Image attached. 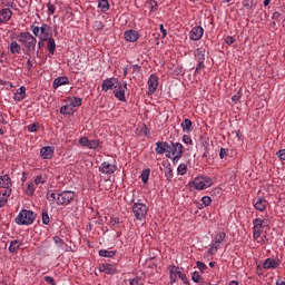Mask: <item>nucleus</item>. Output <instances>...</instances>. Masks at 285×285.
I'll use <instances>...</instances> for the list:
<instances>
[{
    "label": "nucleus",
    "mask_w": 285,
    "mask_h": 285,
    "mask_svg": "<svg viewBox=\"0 0 285 285\" xmlns=\"http://www.w3.org/2000/svg\"><path fill=\"white\" fill-rule=\"evenodd\" d=\"M37 218V214L32 210L22 209L16 217V224L19 226H30L35 224V219Z\"/></svg>",
    "instance_id": "4"
},
{
    "label": "nucleus",
    "mask_w": 285,
    "mask_h": 285,
    "mask_svg": "<svg viewBox=\"0 0 285 285\" xmlns=\"http://www.w3.org/2000/svg\"><path fill=\"white\" fill-rule=\"evenodd\" d=\"M147 86L148 95H155L157 88H159V77H157L155 73L150 75L147 81Z\"/></svg>",
    "instance_id": "13"
},
{
    "label": "nucleus",
    "mask_w": 285,
    "mask_h": 285,
    "mask_svg": "<svg viewBox=\"0 0 285 285\" xmlns=\"http://www.w3.org/2000/svg\"><path fill=\"white\" fill-rule=\"evenodd\" d=\"M219 157L220 159H226V157H228V151L224 148H220Z\"/></svg>",
    "instance_id": "49"
},
{
    "label": "nucleus",
    "mask_w": 285,
    "mask_h": 285,
    "mask_svg": "<svg viewBox=\"0 0 285 285\" xmlns=\"http://www.w3.org/2000/svg\"><path fill=\"white\" fill-rule=\"evenodd\" d=\"M202 202L205 207L210 206V204H213V198H210V196H203Z\"/></svg>",
    "instance_id": "40"
},
{
    "label": "nucleus",
    "mask_w": 285,
    "mask_h": 285,
    "mask_svg": "<svg viewBox=\"0 0 285 285\" xmlns=\"http://www.w3.org/2000/svg\"><path fill=\"white\" fill-rule=\"evenodd\" d=\"M255 210H259V213H264L266 208H268V200L264 197H258L254 203Z\"/></svg>",
    "instance_id": "20"
},
{
    "label": "nucleus",
    "mask_w": 285,
    "mask_h": 285,
    "mask_svg": "<svg viewBox=\"0 0 285 285\" xmlns=\"http://www.w3.org/2000/svg\"><path fill=\"white\" fill-rule=\"evenodd\" d=\"M183 144H185V146H193V138H190V136H188V135H184Z\"/></svg>",
    "instance_id": "39"
},
{
    "label": "nucleus",
    "mask_w": 285,
    "mask_h": 285,
    "mask_svg": "<svg viewBox=\"0 0 285 285\" xmlns=\"http://www.w3.org/2000/svg\"><path fill=\"white\" fill-rule=\"evenodd\" d=\"M80 146H85L86 148H89L90 150H97L100 146V141L98 139H88V137H81L79 139Z\"/></svg>",
    "instance_id": "14"
},
{
    "label": "nucleus",
    "mask_w": 285,
    "mask_h": 285,
    "mask_svg": "<svg viewBox=\"0 0 285 285\" xmlns=\"http://www.w3.org/2000/svg\"><path fill=\"white\" fill-rule=\"evenodd\" d=\"M12 178L9 175L4 174L0 176V208H3L8 204V197L12 190Z\"/></svg>",
    "instance_id": "2"
},
{
    "label": "nucleus",
    "mask_w": 285,
    "mask_h": 285,
    "mask_svg": "<svg viewBox=\"0 0 285 285\" xmlns=\"http://www.w3.org/2000/svg\"><path fill=\"white\" fill-rule=\"evenodd\" d=\"M126 90H128V82H118L117 88L114 91L116 99L119 101H126Z\"/></svg>",
    "instance_id": "12"
},
{
    "label": "nucleus",
    "mask_w": 285,
    "mask_h": 285,
    "mask_svg": "<svg viewBox=\"0 0 285 285\" xmlns=\"http://www.w3.org/2000/svg\"><path fill=\"white\" fill-rule=\"evenodd\" d=\"M210 186H213V178L209 176H198L189 181V188H194L195 190H206Z\"/></svg>",
    "instance_id": "6"
},
{
    "label": "nucleus",
    "mask_w": 285,
    "mask_h": 285,
    "mask_svg": "<svg viewBox=\"0 0 285 285\" xmlns=\"http://www.w3.org/2000/svg\"><path fill=\"white\" fill-rule=\"evenodd\" d=\"M99 171L102 173V175H112L117 173V165L104 161L99 166Z\"/></svg>",
    "instance_id": "15"
},
{
    "label": "nucleus",
    "mask_w": 285,
    "mask_h": 285,
    "mask_svg": "<svg viewBox=\"0 0 285 285\" xmlns=\"http://www.w3.org/2000/svg\"><path fill=\"white\" fill-rule=\"evenodd\" d=\"M202 37H204V28L197 26V27H194L190 31V36L189 38L193 40V41H199V39H202Z\"/></svg>",
    "instance_id": "21"
},
{
    "label": "nucleus",
    "mask_w": 285,
    "mask_h": 285,
    "mask_svg": "<svg viewBox=\"0 0 285 285\" xmlns=\"http://www.w3.org/2000/svg\"><path fill=\"white\" fill-rule=\"evenodd\" d=\"M228 285H239V283L237 281H232L228 283Z\"/></svg>",
    "instance_id": "64"
},
{
    "label": "nucleus",
    "mask_w": 285,
    "mask_h": 285,
    "mask_svg": "<svg viewBox=\"0 0 285 285\" xmlns=\"http://www.w3.org/2000/svg\"><path fill=\"white\" fill-rule=\"evenodd\" d=\"M193 282H195L196 284H199L200 279H202V275H199V272H195L191 276Z\"/></svg>",
    "instance_id": "44"
},
{
    "label": "nucleus",
    "mask_w": 285,
    "mask_h": 285,
    "mask_svg": "<svg viewBox=\"0 0 285 285\" xmlns=\"http://www.w3.org/2000/svg\"><path fill=\"white\" fill-rule=\"evenodd\" d=\"M42 224L48 226L50 224V216L48 215V212H42Z\"/></svg>",
    "instance_id": "41"
},
{
    "label": "nucleus",
    "mask_w": 285,
    "mask_h": 285,
    "mask_svg": "<svg viewBox=\"0 0 285 285\" xmlns=\"http://www.w3.org/2000/svg\"><path fill=\"white\" fill-rule=\"evenodd\" d=\"M8 49L11 55H20L21 53V45H19V42H17V41H11L9 43Z\"/></svg>",
    "instance_id": "25"
},
{
    "label": "nucleus",
    "mask_w": 285,
    "mask_h": 285,
    "mask_svg": "<svg viewBox=\"0 0 285 285\" xmlns=\"http://www.w3.org/2000/svg\"><path fill=\"white\" fill-rule=\"evenodd\" d=\"M72 112H75V107H71L68 102L60 108L61 115H72Z\"/></svg>",
    "instance_id": "32"
},
{
    "label": "nucleus",
    "mask_w": 285,
    "mask_h": 285,
    "mask_svg": "<svg viewBox=\"0 0 285 285\" xmlns=\"http://www.w3.org/2000/svg\"><path fill=\"white\" fill-rule=\"evenodd\" d=\"M36 186H40V184H46V178H43V176H38L36 179H35V183Z\"/></svg>",
    "instance_id": "45"
},
{
    "label": "nucleus",
    "mask_w": 285,
    "mask_h": 285,
    "mask_svg": "<svg viewBox=\"0 0 285 285\" xmlns=\"http://www.w3.org/2000/svg\"><path fill=\"white\" fill-rule=\"evenodd\" d=\"M30 30L35 35V37H38L39 41H46L52 38V28L48 23H43L41 27L32 24L30 27Z\"/></svg>",
    "instance_id": "3"
},
{
    "label": "nucleus",
    "mask_w": 285,
    "mask_h": 285,
    "mask_svg": "<svg viewBox=\"0 0 285 285\" xmlns=\"http://www.w3.org/2000/svg\"><path fill=\"white\" fill-rule=\"evenodd\" d=\"M29 132H37L39 130V122H33L28 127Z\"/></svg>",
    "instance_id": "43"
},
{
    "label": "nucleus",
    "mask_w": 285,
    "mask_h": 285,
    "mask_svg": "<svg viewBox=\"0 0 285 285\" xmlns=\"http://www.w3.org/2000/svg\"><path fill=\"white\" fill-rule=\"evenodd\" d=\"M49 14H55V6L53 4H47Z\"/></svg>",
    "instance_id": "57"
},
{
    "label": "nucleus",
    "mask_w": 285,
    "mask_h": 285,
    "mask_svg": "<svg viewBox=\"0 0 285 285\" xmlns=\"http://www.w3.org/2000/svg\"><path fill=\"white\" fill-rule=\"evenodd\" d=\"M225 42L228 45V46H233V43H235V38L228 36L225 40Z\"/></svg>",
    "instance_id": "53"
},
{
    "label": "nucleus",
    "mask_w": 285,
    "mask_h": 285,
    "mask_svg": "<svg viewBox=\"0 0 285 285\" xmlns=\"http://www.w3.org/2000/svg\"><path fill=\"white\" fill-rule=\"evenodd\" d=\"M278 158L282 159L283 161H285V149H281L278 151Z\"/></svg>",
    "instance_id": "56"
},
{
    "label": "nucleus",
    "mask_w": 285,
    "mask_h": 285,
    "mask_svg": "<svg viewBox=\"0 0 285 285\" xmlns=\"http://www.w3.org/2000/svg\"><path fill=\"white\" fill-rule=\"evenodd\" d=\"M35 186H36L35 183H31L28 185L27 193H29V195H32L35 193Z\"/></svg>",
    "instance_id": "48"
},
{
    "label": "nucleus",
    "mask_w": 285,
    "mask_h": 285,
    "mask_svg": "<svg viewBox=\"0 0 285 285\" xmlns=\"http://www.w3.org/2000/svg\"><path fill=\"white\" fill-rule=\"evenodd\" d=\"M232 101L234 104H239V101H242V90H238L236 95L232 97Z\"/></svg>",
    "instance_id": "37"
},
{
    "label": "nucleus",
    "mask_w": 285,
    "mask_h": 285,
    "mask_svg": "<svg viewBox=\"0 0 285 285\" xmlns=\"http://www.w3.org/2000/svg\"><path fill=\"white\" fill-rule=\"evenodd\" d=\"M165 177L168 179V181H170L173 179V169L171 168L167 169V171L165 173Z\"/></svg>",
    "instance_id": "50"
},
{
    "label": "nucleus",
    "mask_w": 285,
    "mask_h": 285,
    "mask_svg": "<svg viewBox=\"0 0 285 285\" xmlns=\"http://www.w3.org/2000/svg\"><path fill=\"white\" fill-rule=\"evenodd\" d=\"M196 265H197V268H199V271H206V264H204L203 262L198 261Z\"/></svg>",
    "instance_id": "52"
},
{
    "label": "nucleus",
    "mask_w": 285,
    "mask_h": 285,
    "mask_svg": "<svg viewBox=\"0 0 285 285\" xmlns=\"http://www.w3.org/2000/svg\"><path fill=\"white\" fill-rule=\"evenodd\" d=\"M45 282H47L48 284L56 285L55 284V278H52L51 276H45Z\"/></svg>",
    "instance_id": "55"
},
{
    "label": "nucleus",
    "mask_w": 285,
    "mask_h": 285,
    "mask_svg": "<svg viewBox=\"0 0 285 285\" xmlns=\"http://www.w3.org/2000/svg\"><path fill=\"white\" fill-rule=\"evenodd\" d=\"M271 224V220L268 218H255L253 220L254 232L253 237L254 239H259L262 237V233H264V228Z\"/></svg>",
    "instance_id": "7"
},
{
    "label": "nucleus",
    "mask_w": 285,
    "mask_h": 285,
    "mask_svg": "<svg viewBox=\"0 0 285 285\" xmlns=\"http://www.w3.org/2000/svg\"><path fill=\"white\" fill-rule=\"evenodd\" d=\"M243 6L244 8H253V0H245Z\"/></svg>",
    "instance_id": "54"
},
{
    "label": "nucleus",
    "mask_w": 285,
    "mask_h": 285,
    "mask_svg": "<svg viewBox=\"0 0 285 285\" xmlns=\"http://www.w3.org/2000/svg\"><path fill=\"white\" fill-rule=\"evenodd\" d=\"M98 8L102 11V12H108V10H110V3L108 2V0H100L98 2Z\"/></svg>",
    "instance_id": "35"
},
{
    "label": "nucleus",
    "mask_w": 285,
    "mask_h": 285,
    "mask_svg": "<svg viewBox=\"0 0 285 285\" xmlns=\"http://www.w3.org/2000/svg\"><path fill=\"white\" fill-rule=\"evenodd\" d=\"M27 66H28L29 70H31V69H32V61H31V60H28V61H27Z\"/></svg>",
    "instance_id": "61"
},
{
    "label": "nucleus",
    "mask_w": 285,
    "mask_h": 285,
    "mask_svg": "<svg viewBox=\"0 0 285 285\" xmlns=\"http://www.w3.org/2000/svg\"><path fill=\"white\" fill-rule=\"evenodd\" d=\"M279 266V259L277 258H266L263 263V268L265 271H271V268L275 269Z\"/></svg>",
    "instance_id": "22"
},
{
    "label": "nucleus",
    "mask_w": 285,
    "mask_h": 285,
    "mask_svg": "<svg viewBox=\"0 0 285 285\" xmlns=\"http://www.w3.org/2000/svg\"><path fill=\"white\" fill-rule=\"evenodd\" d=\"M101 272L106 275H115V267L111 264H105L101 266Z\"/></svg>",
    "instance_id": "33"
},
{
    "label": "nucleus",
    "mask_w": 285,
    "mask_h": 285,
    "mask_svg": "<svg viewBox=\"0 0 285 285\" xmlns=\"http://www.w3.org/2000/svg\"><path fill=\"white\" fill-rule=\"evenodd\" d=\"M195 60L197 61L196 72H199L204 68L206 61V49L200 47L194 51Z\"/></svg>",
    "instance_id": "11"
},
{
    "label": "nucleus",
    "mask_w": 285,
    "mask_h": 285,
    "mask_svg": "<svg viewBox=\"0 0 285 285\" xmlns=\"http://www.w3.org/2000/svg\"><path fill=\"white\" fill-rule=\"evenodd\" d=\"M21 246H23V243L21 240H19V239L11 240V243L9 245V252L17 253L19 250V248H21Z\"/></svg>",
    "instance_id": "28"
},
{
    "label": "nucleus",
    "mask_w": 285,
    "mask_h": 285,
    "mask_svg": "<svg viewBox=\"0 0 285 285\" xmlns=\"http://www.w3.org/2000/svg\"><path fill=\"white\" fill-rule=\"evenodd\" d=\"M183 155L184 145L180 142H171V145H169V153L167 155L168 159H173V161H179Z\"/></svg>",
    "instance_id": "8"
},
{
    "label": "nucleus",
    "mask_w": 285,
    "mask_h": 285,
    "mask_svg": "<svg viewBox=\"0 0 285 285\" xmlns=\"http://www.w3.org/2000/svg\"><path fill=\"white\" fill-rule=\"evenodd\" d=\"M40 155L42 157V159H52V156L55 155V147H42L40 149Z\"/></svg>",
    "instance_id": "23"
},
{
    "label": "nucleus",
    "mask_w": 285,
    "mask_h": 285,
    "mask_svg": "<svg viewBox=\"0 0 285 285\" xmlns=\"http://www.w3.org/2000/svg\"><path fill=\"white\" fill-rule=\"evenodd\" d=\"M117 253L115 250L101 249L99 252L100 257H115Z\"/></svg>",
    "instance_id": "36"
},
{
    "label": "nucleus",
    "mask_w": 285,
    "mask_h": 285,
    "mask_svg": "<svg viewBox=\"0 0 285 285\" xmlns=\"http://www.w3.org/2000/svg\"><path fill=\"white\" fill-rule=\"evenodd\" d=\"M281 17H282V13H279L278 11H275V12L273 13V16H272V19H273L274 21H279Z\"/></svg>",
    "instance_id": "51"
},
{
    "label": "nucleus",
    "mask_w": 285,
    "mask_h": 285,
    "mask_svg": "<svg viewBox=\"0 0 285 285\" xmlns=\"http://www.w3.org/2000/svg\"><path fill=\"white\" fill-rule=\"evenodd\" d=\"M10 19H12V10H10V8H4L0 10L1 23H6L7 21H10Z\"/></svg>",
    "instance_id": "24"
},
{
    "label": "nucleus",
    "mask_w": 285,
    "mask_h": 285,
    "mask_svg": "<svg viewBox=\"0 0 285 285\" xmlns=\"http://www.w3.org/2000/svg\"><path fill=\"white\" fill-rule=\"evenodd\" d=\"M125 39L129 43H135L139 41V32H137V30L129 29L125 31Z\"/></svg>",
    "instance_id": "19"
},
{
    "label": "nucleus",
    "mask_w": 285,
    "mask_h": 285,
    "mask_svg": "<svg viewBox=\"0 0 285 285\" xmlns=\"http://www.w3.org/2000/svg\"><path fill=\"white\" fill-rule=\"evenodd\" d=\"M18 41L27 48L29 52H35V48H37V38L32 36V33L26 31V32H20L18 35Z\"/></svg>",
    "instance_id": "5"
},
{
    "label": "nucleus",
    "mask_w": 285,
    "mask_h": 285,
    "mask_svg": "<svg viewBox=\"0 0 285 285\" xmlns=\"http://www.w3.org/2000/svg\"><path fill=\"white\" fill-rule=\"evenodd\" d=\"M82 101L83 100L81 98L77 97L67 98V104H69L72 108L81 106Z\"/></svg>",
    "instance_id": "31"
},
{
    "label": "nucleus",
    "mask_w": 285,
    "mask_h": 285,
    "mask_svg": "<svg viewBox=\"0 0 285 285\" xmlns=\"http://www.w3.org/2000/svg\"><path fill=\"white\" fill-rule=\"evenodd\" d=\"M140 179L142 184H148V179H150V168L144 169L141 171Z\"/></svg>",
    "instance_id": "34"
},
{
    "label": "nucleus",
    "mask_w": 285,
    "mask_h": 285,
    "mask_svg": "<svg viewBox=\"0 0 285 285\" xmlns=\"http://www.w3.org/2000/svg\"><path fill=\"white\" fill-rule=\"evenodd\" d=\"M119 83V79L117 78H107L102 81L101 88L105 92H108V90H115Z\"/></svg>",
    "instance_id": "16"
},
{
    "label": "nucleus",
    "mask_w": 285,
    "mask_h": 285,
    "mask_svg": "<svg viewBox=\"0 0 285 285\" xmlns=\"http://www.w3.org/2000/svg\"><path fill=\"white\" fill-rule=\"evenodd\" d=\"M13 99L14 101H23V99H26V87L18 88Z\"/></svg>",
    "instance_id": "27"
},
{
    "label": "nucleus",
    "mask_w": 285,
    "mask_h": 285,
    "mask_svg": "<svg viewBox=\"0 0 285 285\" xmlns=\"http://www.w3.org/2000/svg\"><path fill=\"white\" fill-rule=\"evenodd\" d=\"M178 175H186L188 167L184 164H180L177 168Z\"/></svg>",
    "instance_id": "38"
},
{
    "label": "nucleus",
    "mask_w": 285,
    "mask_h": 285,
    "mask_svg": "<svg viewBox=\"0 0 285 285\" xmlns=\"http://www.w3.org/2000/svg\"><path fill=\"white\" fill-rule=\"evenodd\" d=\"M224 239H226V232H217L214 237V244H212L208 249V254L215 255V253H217V250H219V247L224 243Z\"/></svg>",
    "instance_id": "9"
},
{
    "label": "nucleus",
    "mask_w": 285,
    "mask_h": 285,
    "mask_svg": "<svg viewBox=\"0 0 285 285\" xmlns=\"http://www.w3.org/2000/svg\"><path fill=\"white\" fill-rule=\"evenodd\" d=\"M53 242L58 248H63V239H61L59 236H55Z\"/></svg>",
    "instance_id": "42"
},
{
    "label": "nucleus",
    "mask_w": 285,
    "mask_h": 285,
    "mask_svg": "<svg viewBox=\"0 0 285 285\" xmlns=\"http://www.w3.org/2000/svg\"><path fill=\"white\" fill-rule=\"evenodd\" d=\"M47 50L51 53L55 55V51L57 50V43L55 42V38H48L47 40Z\"/></svg>",
    "instance_id": "30"
},
{
    "label": "nucleus",
    "mask_w": 285,
    "mask_h": 285,
    "mask_svg": "<svg viewBox=\"0 0 285 285\" xmlns=\"http://www.w3.org/2000/svg\"><path fill=\"white\" fill-rule=\"evenodd\" d=\"M263 6H271V0H264Z\"/></svg>",
    "instance_id": "63"
},
{
    "label": "nucleus",
    "mask_w": 285,
    "mask_h": 285,
    "mask_svg": "<svg viewBox=\"0 0 285 285\" xmlns=\"http://www.w3.org/2000/svg\"><path fill=\"white\" fill-rule=\"evenodd\" d=\"M276 285H285V282L282 281V279H277V281H276Z\"/></svg>",
    "instance_id": "62"
},
{
    "label": "nucleus",
    "mask_w": 285,
    "mask_h": 285,
    "mask_svg": "<svg viewBox=\"0 0 285 285\" xmlns=\"http://www.w3.org/2000/svg\"><path fill=\"white\" fill-rule=\"evenodd\" d=\"M68 83H70L68 77H58L53 80V88L57 90L60 86H68Z\"/></svg>",
    "instance_id": "26"
},
{
    "label": "nucleus",
    "mask_w": 285,
    "mask_h": 285,
    "mask_svg": "<svg viewBox=\"0 0 285 285\" xmlns=\"http://www.w3.org/2000/svg\"><path fill=\"white\" fill-rule=\"evenodd\" d=\"M256 242H258V244H266V242H268V237L263 236L261 239H256Z\"/></svg>",
    "instance_id": "59"
},
{
    "label": "nucleus",
    "mask_w": 285,
    "mask_h": 285,
    "mask_svg": "<svg viewBox=\"0 0 285 285\" xmlns=\"http://www.w3.org/2000/svg\"><path fill=\"white\" fill-rule=\"evenodd\" d=\"M156 155H165L168 158V153L170 150V144L166 141L156 142Z\"/></svg>",
    "instance_id": "18"
},
{
    "label": "nucleus",
    "mask_w": 285,
    "mask_h": 285,
    "mask_svg": "<svg viewBox=\"0 0 285 285\" xmlns=\"http://www.w3.org/2000/svg\"><path fill=\"white\" fill-rule=\"evenodd\" d=\"M183 132H193V121L186 118L181 124Z\"/></svg>",
    "instance_id": "29"
},
{
    "label": "nucleus",
    "mask_w": 285,
    "mask_h": 285,
    "mask_svg": "<svg viewBox=\"0 0 285 285\" xmlns=\"http://www.w3.org/2000/svg\"><path fill=\"white\" fill-rule=\"evenodd\" d=\"M132 213L139 222L148 215V207L144 203H135L132 207Z\"/></svg>",
    "instance_id": "10"
},
{
    "label": "nucleus",
    "mask_w": 285,
    "mask_h": 285,
    "mask_svg": "<svg viewBox=\"0 0 285 285\" xmlns=\"http://www.w3.org/2000/svg\"><path fill=\"white\" fill-rule=\"evenodd\" d=\"M169 275L173 282H177L178 279H181L183 282H185L186 279V275H184V273H181V269H179V267L177 266L170 267Z\"/></svg>",
    "instance_id": "17"
},
{
    "label": "nucleus",
    "mask_w": 285,
    "mask_h": 285,
    "mask_svg": "<svg viewBox=\"0 0 285 285\" xmlns=\"http://www.w3.org/2000/svg\"><path fill=\"white\" fill-rule=\"evenodd\" d=\"M43 42H45V41H41V40L38 42V48H39V50H41V48H43V46H45Z\"/></svg>",
    "instance_id": "60"
},
{
    "label": "nucleus",
    "mask_w": 285,
    "mask_h": 285,
    "mask_svg": "<svg viewBox=\"0 0 285 285\" xmlns=\"http://www.w3.org/2000/svg\"><path fill=\"white\" fill-rule=\"evenodd\" d=\"M109 224H110L111 226H117V225L119 224V217L112 216V217L110 218V220H109Z\"/></svg>",
    "instance_id": "47"
},
{
    "label": "nucleus",
    "mask_w": 285,
    "mask_h": 285,
    "mask_svg": "<svg viewBox=\"0 0 285 285\" xmlns=\"http://www.w3.org/2000/svg\"><path fill=\"white\" fill-rule=\"evenodd\" d=\"M159 29H160V32L163 35V39L166 38V35H168V32L166 31V29L164 28V24H159Z\"/></svg>",
    "instance_id": "58"
},
{
    "label": "nucleus",
    "mask_w": 285,
    "mask_h": 285,
    "mask_svg": "<svg viewBox=\"0 0 285 285\" xmlns=\"http://www.w3.org/2000/svg\"><path fill=\"white\" fill-rule=\"evenodd\" d=\"M77 193L72 190H48L47 199L57 206H70L75 202Z\"/></svg>",
    "instance_id": "1"
},
{
    "label": "nucleus",
    "mask_w": 285,
    "mask_h": 285,
    "mask_svg": "<svg viewBox=\"0 0 285 285\" xmlns=\"http://www.w3.org/2000/svg\"><path fill=\"white\" fill-rule=\"evenodd\" d=\"M129 285H141V278L135 277L129 281Z\"/></svg>",
    "instance_id": "46"
}]
</instances>
